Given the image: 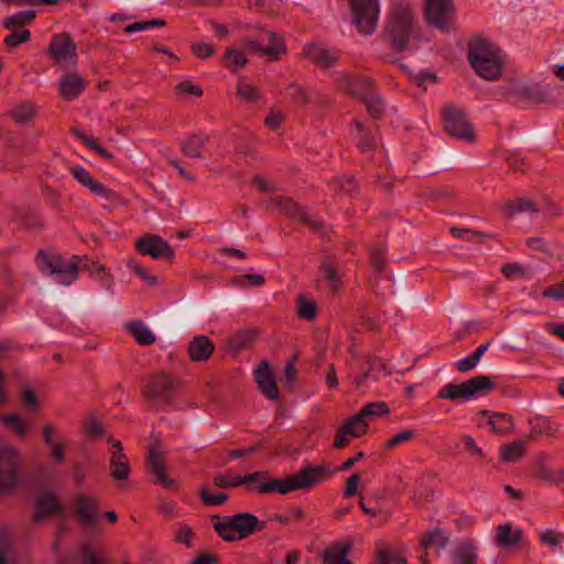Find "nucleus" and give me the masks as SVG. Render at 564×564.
<instances>
[{"mask_svg": "<svg viewBox=\"0 0 564 564\" xmlns=\"http://www.w3.org/2000/svg\"><path fill=\"white\" fill-rule=\"evenodd\" d=\"M443 123L445 130L453 137L473 142L475 140L474 129L465 118L462 110L454 105H446L443 109Z\"/></svg>", "mask_w": 564, "mask_h": 564, "instance_id": "nucleus-7", "label": "nucleus"}, {"mask_svg": "<svg viewBox=\"0 0 564 564\" xmlns=\"http://www.w3.org/2000/svg\"><path fill=\"white\" fill-rule=\"evenodd\" d=\"M352 22L362 35H370L377 26L380 14L379 0H349Z\"/></svg>", "mask_w": 564, "mask_h": 564, "instance_id": "nucleus-5", "label": "nucleus"}, {"mask_svg": "<svg viewBox=\"0 0 564 564\" xmlns=\"http://www.w3.org/2000/svg\"><path fill=\"white\" fill-rule=\"evenodd\" d=\"M328 474L329 470L326 466L311 465L289 476L286 479H282V482H278L274 489H279V492L282 495L300 489H307L324 481ZM269 489L270 488H267V490Z\"/></svg>", "mask_w": 564, "mask_h": 564, "instance_id": "nucleus-4", "label": "nucleus"}, {"mask_svg": "<svg viewBox=\"0 0 564 564\" xmlns=\"http://www.w3.org/2000/svg\"><path fill=\"white\" fill-rule=\"evenodd\" d=\"M34 115L35 107L30 102L15 105L10 111V116L19 123H25L30 121Z\"/></svg>", "mask_w": 564, "mask_h": 564, "instance_id": "nucleus-40", "label": "nucleus"}, {"mask_svg": "<svg viewBox=\"0 0 564 564\" xmlns=\"http://www.w3.org/2000/svg\"><path fill=\"white\" fill-rule=\"evenodd\" d=\"M67 441L65 438L52 444L48 447L50 456L56 464H62L65 460V446Z\"/></svg>", "mask_w": 564, "mask_h": 564, "instance_id": "nucleus-58", "label": "nucleus"}, {"mask_svg": "<svg viewBox=\"0 0 564 564\" xmlns=\"http://www.w3.org/2000/svg\"><path fill=\"white\" fill-rule=\"evenodd\" d=\"M214 528L223 540L232 542L252 534L261 528V522L254 514L241 512L223 518L214 523Z\"/></svg>", "mask_w": 564, "mask_h": 564, "instance_id": "nucleus-3", "label": "nucleus"}, {"mask_svg": "<svg viewBox=\"0 0 564 564\" xmlns=\"http://www.w3.org/2000/svg\"><path fill=\"white\" fill-rule=\"evenodd\" d=\"M174 387V380L167 375H158L148 386L145 395L153 406H160Z\"/></svg>", "mask_w": 564, "mask_h": 564, "instance_id": "nucleus-12", "label": "nucleus"}, {"mask_svg": "<svg viewBox=\"0 0 564 564\" xmlns=\"http://www.w3.org/2000/svg\"><path fill=\"white\" fill-rule=\"evenodd\" d=\"M72 175L74 178L79 182L86 188L95 181L89 172L80 165L73 166L70 169Z\"/></svg>", "mask_w": 564, "mask_h": 564, "instance_id": "nucleus-59", "label": "nucleus"}, {"mask_svg": "<svg viewBox=\"0 0 564 564\" xmlns=\"http://www.w3.org/2000/svg\"><path fill=\"white\" fill-rule=\"evenodd\" d=\"M528 245L536 250L544 251L551 256H556L554 248L545 242L541 237H533L528 240Z\"/></svg>", "mask_w": 564, "mask_h": 564, "instance_id": "nucleus-62", "label": "nucleus"}, {"mask_svg": "<svg viewBox=\"0 0 564 564\" xmlns=\"http://www.w3.org/2000/svg\"><path fill=\"white\" fill-rule=\"evenodd\" d=\"M149 468L155 479L165 487H171L173 485V480L169 478L165 474L164 465L160 458V455L151 449L149 455Z\"/></svg>", "mask_w": 564, "mask_h": 564, "instance_id": "nucleus-29", "label": "nucleus"}, {"mask_svg": "<svg viewBox=\"0 0 564 564\" xmlns=\"http://www.w3.org/2000/svg\"><path fill=\"white\" fill-rule=\"evenodd\" d=\"M87 189L101 199L107 208H112L115 205L120 204V198L117 193L96 180L87 187Z\"/></svg>", "mask_w": 564, "mask_h": 564, "instance_id": "nucleus-28", "label": "nucleus"}, {"mask_svg": "<svg viewBox=\"0 0 564 564\" xmlns=\"http://www.w3.org/2000/svg\"><path fill=\"white\" fill-rule=\"evenodd\" d=\"M335 82L351 94H360L359 86L369 85V80L361 77H354L348 73L338 72L335 74Z\"/></svg>", "mask_w": 564, "mask_h": 564, "instance_id": "nucleus-31", "label": "nucleus"}, {"mask_svg": "<svg viewBox=\"0 0 564 564\" xmlns=\"http://www.w3.org/2000/svg\"><path fill=\"white\" fill-rule=\"evenodd\" d=\"M43 438H44V443L47 446H50V445L55 444L58 441L63 440L64 437L59 434L56 425L46 424L43 427Z\"/></svg>", "mask_w": 564, "mask_h": 564, "instance_id": "nucleus-60", "label": "nucleus"}, {"mask_svg": "<svg viewBox=\"0 0 564 564\" xmlns=\"http://www.w3.org/2000/svg\"><path fill=\"white\" fill-rule=\"evenodd\" d=\"M200 498L206 506H220L225 503L228 499L226 494H212L206 487H202Z\"/></svg>", "mask_w": 564, "mask_h": 564, "instance_id": "nucleus-51", "label": "nucleus"}, {"mask_svg": "<svg viewBox=\"0 0 564 564\" xmlns=\"http://www.w3.org/2000/svg\"><path fill=\"white\" fill-rule=\"evenodd\" d=\"M192 50L199 58H206L215 53L213 44L208 41H202L193 44Z\"/></svg>", "mask_w": 564, "mask_h": 564, "instance_id": "nucleus-61", "label": "nucleus"}, {"mask_svg": "<svg viewBox=\"0 0 564 564\" xmlns=\"http://www.w3.org/2000/svg\"><path fill=\"white\" fill-rule=\"evenodd\" d=\"M452 557L455 564H476L478 551L471 542H460L453 551Z\"/></svg>", "mask_w": 564, "mask_h": 564, "instance_id": "nucleus-25", "label": "nucleus"}, {"mask_svg": "<svg viewBox=\"0 0 564 564\" xmlns=\"http://www.w3.org/2000/svg\"><path fill=\"white\" fill-rule=\"evenodd\" d=\"M406 558L400 551L380 553L377 564H405Z\"/></svg>", "mask_w": 564, "mask_h": 564, "instance_id": "nucleus-55", "label": "nucleus"}, {"mask_svg": "<svg viewBox=\"0 0 564 564\" xmlns=\"http://www.w3.org/2000/svg\"><path fill=\"white\" fill-rule=\"evenodd\" d=\"M96 499L80 495L75 500V511L79 522L85 527L93 525L99 518L95 509Z\"/></svg>", "mask_w": 564, "mask_h": 564, "instance_id": "nucleus-15", "label": "nucleus"}, {"mask_svg": "<svg viewBox=\"0 0 564 564\" xmlns=\"http://www.w3.org/2000/svg\"><path fill=\"white\" fill-rule=\"evenodd\" d=\"M414 436V432L411 430H403L400 433L395 434L387 442V447H394L401 443L408 442L412 440Z\"/></svg>", "mask_w": 564, "mask_h": 564, "instance_id": "nucleus-64", "label": "nucleus"}, {"mask_svg": "<svg viewBox=\"0 0 564 564\" xmlns=\"http://www.w3.org/2000/svg\"><path fill=\"white\" fill-rule=\"evenodd\" d=\"M50 53L56 63L65 67L77 62L76 45L67 34H57L53 37Z\"/></svg>", "mask_w": 564, "mask_h": 564, "instance_id": "nucleus-9", "label": "nucleus"}, {"mask_svg": "<svg viewBox=\"0 0 564 564\" xmlns=\"http://www.w3.org/2000/svg\"><path fill=\"white\" fill-rule=\"evenodd\" d=\"M19 463V453L15 448H0V491L9 490L15 485Z\"/></svg>", "mask_w": 564, "mask_h": 564, "instance_id": "nucleus-8", "label": "nucleus"}, {"mask_svg": "<svg viewBox=\"0 0 564 564\" xmlns=\"http://www.w3.org/2000/svg\"><path fill=\"white\" fill-rule=\"evenodd\" d=\"M249 45L253 51L270 59H278L285 52L283 37L271 31L263 33L259 40H250Z\"/></svg>", "mask_w": 564, "mask_h": 564, "instance_id": "nucleus-10", "label": "nucleus"}, {"mask_svg": "<svg viewBox=\"0 0 564 564\" xmlns=\"http://www.w3.org/2000/svg\"><path fill=\"white\" fill-rule=\"evenodd\" d=\"M208 138L204 134H193L181 141L182 152L189 158H200L202 149L207 143Z\"/></svg>", "mask_w": 564, "mask_h": 564, "instance_id": "nucleus-26", "label": "nucleus"}, {"mask_svg": "<svg viewBox=\"0 0 564 564\" xmlns=\"http://www.w3.org/2000/svg\"><path fill=\"white\" fill-rule=\"evenodd\" d=\"M12 543V533L8 528H0V564H9L7 554Z\"/></svg>", "mask_w": 564, "mask_h": 564, "instance_id": "nucleus-48", "label": "nucleus"}, {"mask_svg": "<svg viewBox=\"0 0 564 564\" xmlns=\"http://www.w3.org/2000/svg\"><path fill=\"white\" fill-rule=\"evenodd\" d=\"M254 379L261 392L269 400L279 399L275 376L270 369L269 362L267 360L261 361V364L254 370Z\"/></svg>", "mask_w": 564, "mask_h": 564, "instance_id": "nucleus-13", "label": "nucleus"}, {"mask_svg": "<svg viewBox=\"0 0 564 564\" xmlns=\"http://www.w3.org/2000/svg\"><path fill=\"white\" fill-rule=\"evenodd\" d=\"M163 25H164V21L163 20L155 19V20H150V21L137 22V23L129 24V25H127L124 28V31L128 32V33L142 32V31H148V30H151L153 28H159V26H163Z\"/></svg>", "mask_w": 564, "mask_h": 564, "instance_id": "nucleus-54", "label": "nucleus"}, {"mask_svg": "<svg viewBox=\"0 0 564 564\" xmlns=\"http://www.w3.org/2000/svg\"><path fill=\"white\" fill-rule=\"evenodd\" d=\"M540 540L549 547L557 551L564 547V532L556 529H544L540 533Z\"/></svg>", "mask_w": 564, "mask_h": 564, "instance_id": "nucleus-34", "label": "nucleus"}, {"mask_svg": "<svg viewBox=\"0 0 564 564\" xmlns=\"http://www.w3.org/2000/svg\"><path fill=\"white\" fill-rule=\"evenodd\" d=\"M507 214L512 217L519 213H535L536 208L533 206L532 202L527 198H519L517 200L510 202L507 205Z\"/></svg>", "mask_w": 564, "mask_h": 564, "instance_id": "nucleus-44", "label": "nucleus"}, {"mask_svg": "<svg viewBox=\"0 0 564 564\" xmlns=\"http://www.w3.org/2000/svg\"><path fill=\"white\" fill-rule=\"evenodd\" d=\"M356 130H357L356 139L358 142V148L361 151L369 150L373 144V137L370 133H368L367 131H365V129L362 128L360 122H356Z\"/></svg>", "mask_w": 564, "mask_h": 564, "instance_id": "nucleus-53", "label": "nucleus"}, {"mask_svg": "<svg viewBox=\"0 0 564 564\" xmlns=\"http://www.w3.org/2000/svg\"><path fill=\"white\" fill-rule=\"evenodd\" d=\"M359 413L369 422L372 417H378L389 413V409L383 402H373L367 404Z\"/></svg>", "mask_w": 564, "mask_h": 564, "instance_id": "nucleus-47", "label": "nucleus"}, {"mask_svg": "<svg viewBox=\"0 0 564 564\" xmlns=\"http://www.w3.org/2000/svg\"><path fill=\"white\" fill-rule=\"evenodd\" d=\"M0 420L8 424L18 436H25L30 430L28 421L18 414H3Z\"/></svg>", "mask_w": 564, "mask_h": 564, "instance_id": "nucleus-36", "label": "nucleus"}, {"mask_svg": "<svg viewBox=\"0 0 564 564\" xmlns=\"http://www.w3.org/2000/svg\"><path fill=\"white\" fill-rule=\"evenodd\" d=\"M440 398L448 400H468L466 383H448L441 390Z\"/></svg>", "mask_w": 564, "mask_h": 564, "instance_id": "nucleus-39", "label": "nucleus"}, {"mask_svg": "<svg viewBox=\"0 0 564 564\" xmlns=\"http://www.w3.org/2000/svg\"><path fill=\"white\" fill-rule=\"evenodd\" d=\"M84 261L83 257L73 256L65 258L58 253H46L40 251L36 256L39 270L46 275H51L58 284L70 285L77 280L79 264Z\"/></svg>", "mask_w": 564, "mask_h": 564, "instance_id": "nucleus-2", "label": "nucleus"}, {"mask_svg": "<svg viewBox=\"0 0 564 564\" xmlns=\"http://www.w3.org/2000/svg\"><path fill=\"white\" fill-rule=\"evenodd\" d=\"M468 400L477 399L494 389L495 383L488 376H477L465 381Z\"/></svg>", "mask_w": 564, "mask_h": 564, "instance_id": "nucleus-24", "label": "nucleus"}, {"mask_svg": "<svg viewBox=\"0 0 564 564\" xmlns=\"http://www.w3.org/2000/svg\"><path fill=\"white\" fill-rule=\"evenodd\" d=\"M137 248L141 253L149 254L153 258L174 257V252L170 245L158 236L140 239L137 243Z\"/></svg>", "mask_w": 564, "mask_h": 564, "instance_id": "nucleus-14", "label": "nucleus"}, {"mask_svg": "<svg viewBox=\"0 0 564 564\" xmlns=\"http://www.w3.org/2000/svg\"><path fill=\"white\" fill-rule=\"evenodd\" d=\"M225 61L232 72L242 68L247 64V58L245 54L236 48H229L227 51L225 55Z\"/></svg>", "mask_w": 564, "mask_h": 564, "instance_id": "nucleus-46", "label": "nucleus"}, {"mask_svg": "<svg viewBox=\"0 0 564 564\" xmlns=\"http://www.w3.org/2000/svg\"><path fill=\"white\" fill-rule=\"evenodd\" d=\"M264 282V279L261 274L257 273H248L239 275L235 279V283L239 286H258Z\"/></svg>", "mask_w": 564, "mask_h": 564, "instance_id": "nucleus-57", "label": "nucleus"}, {"mask_svg": "<svg viewBox=\"0 0 564 564\" xmlns=\"http://www.w3.org/2000/svg\"><path fill=\"white\" fill-rule=\"evenodd\" d=\"M284 212L301 221L311 224L313 226H317V224L315 223V220H313L311 214L307 210L296 206L291 202H288L286 206L284 207Z\"/></svg>", "mask_w": 564, "mask_h": 564, "instance_id": "nucleus-49", "label": "nucleus"}, {"mask_svg": "<svg viewBox=\"0 0 564 564\" xmlns=\"http://www.w3.org/2000/svg\"><path fill=\"white\" fill-rule=\"evenodd\" d=\"M129 330L140 345H151L155 341L154 333L142 322L131 323L129 325Z\"/></svg>", "mask_w": 564, "mask_h": 564, "instance_id": "nucleus-32", "label": "nucleus"}, {"mask_svg": "<svg viewBox=\"0 0 564 564\" xmlns=\"http://www.w3.org/2000/svg\"><path fill=\"white\" fill-rule=\"evenodd\" d=\"M344 426L347 429L351 437H359L367 433L368 421L365 420L360 413H357L356 415L347 419Z\"/></svg>", "mask_w": 564, "mask_h": 564, "instance_id": "nucleus-37", "label": "nucleus"}, {"mask_svg": "<svg viewBox=\"0 0 564 564\" xmlns=\"http://www.w3.org/2000/svg\"><path fill=\"white\" fill-rule=\"evenodd\" d=\"M529 424L532 431L538 434L552 436L557 431V424L542 415H535L530 420Z\"/></svg>", "mask_w": 564, "mask_h": 564, "instance_id": "nucleus-33", "label": "nucleus"}, {"mask_svg": "<svg viewBox=\"0 0 564 564\" xmlns=\"http://www.w3.org/2000/svg\"><path fill=\"white\" fill-rule=\"evenodd\" d=\"M387 32L395 45H404L413 32L412 11L408 8L395 9L389 18Z\"/></svg>", "mask_w": 564, "mask_h": 564, "instance_id": "nucleus-6", "label": "nucleus"}, {"mask_svg": "<svg viewBox=\"0 0 564 564\" xmlns=\"http://www.w3.org/2000/svg\"><path fill=\"white\" fill-rule=\"evenodd\" d=\"M525 448L524 441L508 443L501 447L500 457L505 462H513L520 458Z\"/></svg>", "mask_w": 564, "mask_h": 564, "instance_id": "nucleus-38", "label": "nucleus"}, {"mask_svg": "<svg viewBox=\"0 0 564 564\" xmlns=\"http://www.w3.org/2000/svg\"><path fill=\"white\" fill-rule=\"evenodd\" d=\"M297 314L301 318L312 319L316 314L315 304L304 296L297 300Z\"/></svg>", "mask_w": 564, "mask_h": 564, "instance_id": "nucleus-50", "label": "nucleus"}, {"mask_svg": "<svg viewBox=\"0 0 564 564\" xmlns=\"http://www.w3.org/2000/svg\"><path fill=\"white\" fill-rule=\"evenodd\" d=\"M304 55L322 68H328L335 65L337 61L334 52L317 44H307L304 48Z\"/></svg>", "mask_w": 564, "mask_h": 564, "instance_id": "nucleus-17", "label": "nucleus"}, {"mask_svg": "<svg viewBox=\"0 0 564 564\" xmlns=\"http://www.w3.org/2000/svg\"><path fill=\"white\" fill-rule=\"evenodd\" d=\"M33 18H34V11L26 10V11L17 12L14 14L9 15L6 19L4 25L7 28H13L15 25H22V24L33 20Z\"/></svg>", "mask_w": 564, "mask_h": 564, "instance_id": "nucleus-52", "label": "nucleus"}, {"mask_svg": "<svg viewBox=\"0 0 564 564\" xmlns=\"http://www.w3.org/2000/svg\"><path fill=\"white\" fill-rule=\"evenodd\" d=\"M512 419L505 414L495 412L492 416V421L489 422V430L498 434H507L513 430Z\"/></svg>", "mask_w": 564, "mask_h": 564, "instance_id": "nucleus-35", "label": "nucleus"}, {"mask_svg": "<svg viewBox=\"0 0 564 564\" xmlns=\"http://www.w3.org/2000/svg\"><path fill=\"white\" fill-rule=\"evenodd\" d=\"M113 452L110 457L111 476L116 480H126L130 475V466L127 457L122 454V447L119 442L112 443Z\"/></svg>", "mask_w": 564, "mask_h": 564, "instance_id": "nucleus-18", "label": "nucleus"}, {"mask_svg": "<svg viewBox=\"0 0 564 564\" xmlns=\"http://www.w3.org/2000/svg\"><path fill=\"white\" fill-rule=\"evenodd\" d=\"M59 500L52 494H45L40 497L35 505L34 518L42 520L46 517L53 516L59 510Z\"/></svg>", "mask_w": 564, "mask_h": 564, "instance_id": "nucleus-23", "label": "nucleus"}, {"mask_svg": "<svg viewBox=\"0 0 564 564\" xmlns=\"http://www.w3.org/2000/svg\"><path fill=\"white\" fill-rule=\"evenodd\" d=\"M85 80L76 73H68L59 80L61 94L66 99H75L83 91Z\"/></svg>", "mask_w": 564, "mask_h": 564, "instance_id": "nucleus-21", "label": "nucleus"}, {"mask_svg": "<svg viewBox=\"0 0 564 564\" xmlns=\"http://www.w3.org/2000/svg\"><path fill=\"white\" fill-rule=\"evenodd\" d=\"M359 371L354 375L350 373L354 383L357 387H362L368 381H376L377 377L373 375L375 369L384 371V365L380 364L375 357L368 356L365 361L358 365Z\"/></svg>", "mask_w": 564, "mask_h": 564, "instance_id": "nucleus-16", "label": "nucleus"}, {"mask_svg": "<svg viewBox=\"0 0 564 564\" xmlns=\"http://www.w3.org/2000/svg\"><path fill=\"white\" fill-rule=\"evenodd\" d=\"M237 93L241 99L248 102H254L260 97L259 89L246 80H239L237 85Z\"/></svg>", "mask_w": 564, "mask_h": 564, "instance_id": "nucleus-43", "label": "nucleus"}, {"mask_svg": "<svg viewBox=\"0 0 564 564\" xmlns=\"http://www.w3.org/2000/svg\"><path fill=\"white\" fill-rule=\"evenodd\" d=\"M454 13L452 0H426L425 17L438 29H445Z\"/></svg>", "mask_w": 564, "mask_h": 564, "instance_id": "nucleus-11", "label": "nucleus"}, {"mask_svg": "<svg viewBox=\"0 0 564 564\" xmlns=\"http://www.w3.org/2000/svg\"><path fill=\"white\" fill-rule=\"evenodd\" d=\"M214 352V344L204 335L196 336L188 344V354L193 361H205Z\"/></svg>", "mask_w": 564, "mask_h": 564, "instance_id": "nucleus-20", "label": "nucleus"}, {"mask_svg": "<svg viewBox=\"0 0 564 564\" xmlns=\"http://www.w3.org/2000/svg\"><path fill=\"white\" fill-rule=\"evenodd\" d=\"M468 61L478 76L486 80H496L501 76L506 57L494 43L476 39L468 48Z\"/></svg>", "mask_w": 564, "mask_h": 564, "instance_id": "nucleus-1", "label": "nucleus"}, {"mask_svg": "<svg viewBox=\"0 0 564 564\" xmlns=\"http://www.w3.org/2000/svg\"><path fill=\"white\" fill-rule=\"evenodd\" d=\"M502 272L509 279L527 280L530 278V270L517 262L506 264Z\"/></svg>", "mask_w": 564, "mask_h": 564, "instance_id": "nucleus-45", "label": "nucleus"}, {"mask_svg": "<svg viewBox=\"0 0 564 564\" xmlns=\"http://www.w3.org/2000/svg\"><path fill=\"white\" fill-rule=\"evenodd\" d=\"M350 545L345 542L334 543L327 546L323 552L324 564H350L347 556Z\"/></svg>", "mask_w": 564, "mask_h": 564, "instance_id": "nucleus-22", "label": "nucleus"}, {"mask_svg": "<svg viewBox=\"0 0 564 564\" xmlns=\"http://www.w3.org/2000/svg\"><path fill=\"white\" fill-rule=\"evenodd\" d=\"M30 37V32L28 30H19V31H15L11 34H9L7 37H6V43L8 45H19L25 41H28Z\"/></svg>", "mask_w": 564, "mask_h": 564, "instance_id": "nucleus-63", "label": "nucleus"}, {"mask_svg": "<svg viewBox=\"0 0 564 564\" xmlns=\"http://www.w3.org/2000/svg\"><path fill=\"white\" fill-rule=\"evenodd\" d=\"M523 532L510 523L501 524L497 528V535L494 542L499 547H511L520 543Z\"/></svg>", "mask_w": 564, "mask_h": 564, "instance_id": "nucleus-19", "label": "nucleus"}, {"mask_svg": "<svg viewBox=\"0 0 564 564\" xmlns=\"http://www.w3.org/2000/svg\"><path fill=\"white\" fill-rule=\"evenodd\" d=\"M149 468L155 479L165 487H171L173 485V480L169 478L165 474L164 465L160 458V455L151 449L149 455Z\"/></svg>", "mask_w": 564, "mask_h": 564, "instance_id": "nucleus-30", "label": "nucleus"}, {"mask_svg": "<svg viewBox=\"0 0 564 564\" xmlns=\"http://www.w3.org/2000/svg\"><path fill=\"white\" fill-rule=\"evenodd\" d=\"M447 535L444 531L440 529H434L427 532V534L422 539V545L424 547L435 546L440 552L446 546Z\"/></svg>", "mask_w": 564, "mask_h": 564, "instance_id": "nucleus-41", "label": "nucleus"}, {"mask_svg": "<svg viewBox=\"0 0 564 564\" xmlns=\"http://www.w3.org/2000/svg\"><path fill=\"white\" fill-rule=\"evenodd\" d=\"M243 480H246V485H258V490L261 494L279 492V489L267 490V488H275L278 486L275 484L282 482V479H269L265 471L248 474L243 476Z\"/></svg>", "mask_w": 564, "mask_h": 564, "instance_id": "nucleus-27", "label": "nucleus"}, {"mask_svg": "<svg viewBox=\"0 0 564 564\" xmlns=\"http://www.w3.org/2000/svg\"><path fill=\"white\" fill-rule=\"evenodd\" d=\"M321 271L325 279L327 280V282L329 283L330 288L334 291H337L340 286V278L337 272V269L329 259H325L323 261Z\"/></svg>", "mask_w": 564, "mask_h": 564, "instance_id": "nucleus-42", "label": "nucleus"}, {"mask_svg": "<svg viewBox=\"0 0 564 564\" xmlns=\"http://www.w3.org/2000/svg\"><path fill=\"white\" fill-rule=\"evenodd\" d=\"M176 90L184 96H200L203 90L189 79H183L176 85Z\"/></svg>", "mask_w": 564, "mask_h": 564, "instance_id": "nucleus-56", "label": "nucleus"}]
</instances>
